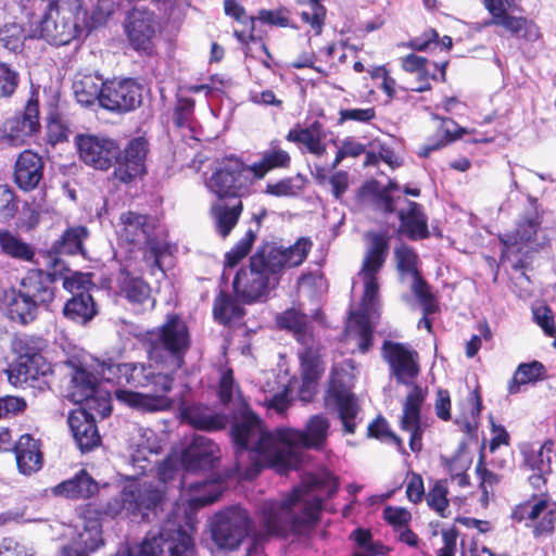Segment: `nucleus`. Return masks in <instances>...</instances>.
Wrapping results in <instances>:
<instances>
[{"mask_svg":"<svg viewBox=\"0 0 556 556\" xmlns=\"http://www.w3.org/2000/svg\"><path fill=\"white\" fill-rule=\"evenodd\" d=\"M544 374L545 367L538 361L520 364L508 383V392L510 394L518 393L520 386L542 380Z\"/></svg>","mask_w":556,"mask_h":556,"instance_id":"47","label":"nucleus"},{"mask_svg":"<svg viewBox=\"0 0 556 556\" xmlns=\"http://www.w3.org/2000/svg\"><path fill=\"white\" fill-rule=\"evenodd\" d=\"M243 205L239 200L232 206L216 202L211 206V215L215 224L216 231L222 237H227L237 225L242 213Z\"/></svg>","mask_w":556,"mask_h":556,"instance_id":"45","label":"nucleus"},{"mask_svg":"<svg viewBox=\"0 0 556 556\" xmlns=\"http://www.w3.org/2000/svg\"><path fill=\"white\" fill-rule=\"evenodd\" d=\"M141 86L131 78L104 81L101 106L111 112H129L141 104Z\"/></svg>","mask_w":556,"mask_h":556,"instance_id":"17","label":"nucleus"},{"mask_svg":"<svg viewBox=\"0 0 556 556\" xmlns=\"http://www.w3.org/2000/svg\"><path fill=\"white\" fill-rule=\"evenodd\" d=\"M383 357L400 383L410 387L403 404L401 429L410 433L409 447L413 452L421 450L422 429L420 409L427 390L414 383L419 375L418 353L402 343L386 341L382 348Z\"/></svg>","mask_w":556,"mask_h":556,"instance_id":"5","label":"nucleus"},{"mask_svg":"<svg viewBox=\"0 0 556 556\" xmlns=\"http://www.w3.org/2000/svg\"><path fill=\"white\" fill-rule=\"evenodd\" d=\"M37 306L22 290H4L0 295V309L12 320L27 324L35 319Z\"/></svg>","mask_w":556,"mask_h":556,"instance_id":"28","label":"nucleus"},{"mask_svg":"<svg viewBox=\"0 0 556 556\" xmlns=\"http://www.w3.org/2000/svg\"><path fill=\"white\" fill-rule=\"evenodd\" d=\"M64 366L66 368V376L68 377L66 397L71 402L80 405L96 392L98 388L97 379L75 361L65 362Z\"/></svg>","mask_w":556,"mask_h":556,"instance_id":"24","label":"nucleus"},{"mask_svg":"<svg viewBox=\"0 0 556 556\" xmlns=\"http://www.w3.org/2000/svg\"><path fill=\"white\" fill-rule=\"evenodd\" d=\"M128 556H193V542L180 523L168 519L157 534L149 533L136 552L129 551Z\"/></svg>","mask_w":556,"mask_h":556,"instance_id":"12","label":"nucleus"},{"mask_svg":"<svg viewBox=\"0 0 556 556\" xmlns=\"http://www.w3.org/2000/svg\"><path fill=\"white\" fill-rule=\"evenodd\" d=\"M366 241L365 254L358 276L364 283L362 313L354 315L355 331L358 336V349L365 353L371 345L372 327L369 318L376 312L379 300V283L377 276L383 267L390 245L387 231H368L364 235Z\"/></svg>","mask_w":556,"mask_h":556,"instance_id":"6","label":"nucleus"},{"mask_svg":"<svg viewBox=\"0 0 556 556\" xmlns=\"http://www.w3.org/2000/svg\"><path fill=\"white\" fill-rule=\"evenodd\" d=\"M340 123H344L346 121H355L361 123H367L375 118L376 112L374 108L366 109H344L339 112Z\"/></svg>","mask_w":556,"mask_h":556,"instance_id":"62","label":"nucleus"},{"mask_svg":"<svg viewBox=\"0 0 556 556\" xmlns=\"http://www.w3.org/2000/svg\"><path fill=\"white\" fill-rule=\"evenodd\" d=\"M0 247L4 254L20 261L29 262L35 255L28 243L9 231L0 232Z\"/></svg>","mask_w":556,"mask_h":556,"instance_id":"50","label":"nucleus"},{"mask_svg":"<svg viewBox=\"0 0 556 556\" xmlns=\"http://www.w3.org/2000/svg\"><path fill=\"white\" fill-rule=\"evenodd\" d=\"M81 405H84L83 412H86L89 418L93 419L96 416L105 418L112 412L109 394L99 387L96 389V392L86 400V402H83Z\"/></svg>","mask_w":556,"mask_h":556,"instance_id":"53","label":"nucleus"},{"mask_svg":"<svg viewBox=\"0 0 556 556\" xmlns=\"http://www.w3.org/2000/svg\"><path fill=\"white\" fill-rule=\"evenodd\" d=\"M394 257L401 279H410L412 292L417 298L422 309H425V313H434L437 311V302L429 286L418 270V255L416 252L405 244H400L394 249Z\"/></svg>","mask_w":556,"mask_h":556,"instance_id":"15","label":"nucleus"},{"mask_svg":"<svg viewBox=\"0 0 556 556\" xmlns=\"http://www.w3.org/2000/svg\"><path fill=\"white\" fill-rule=\"evenodd\" d=\"M17 379L24 382L47 378L53 374L52 365L41 355L16 364Z\"/></svg>","mask_w":556,"mask_h":556,"instance_id":"48","label":"nucleus"},{"mask_svg":"<svg viewBox=\"0 0 556 556\" xmlns=\"http://www.w3.org/2000/svg\"><path fill=\"white\" fill-rule=\"evenodd\" d=\"M98 492V483L86 470L52 488V493L66 498H88Z\"/></svg>","mask_w":556,"mask_h":556,"instance_id":"37","label":"nucleus"},{"mask_svg":"<svg viewBox=\"0 0 556 556\" xmlns=\"http://www.w3.org/2000/svg\"><path fill=\"white\" fill-rule=\"evenodd\" d=\"M535 323L543 329L547 337L556 336V326L552 309L546 305H541L533 309Z\"/></svg>","mask_w":556,"mask_h":556,"instance_id":"60","label":"nucleus"},{"mask_svg":"<svg viewBox=\"0 0 556 556\" xmlns=\"http://www.w3.org/2000/svg\"><path fill=\"white\" fill-rule=\"evenodd\" d=\"M63 313L68 319L85 325L98 314V311L93 298L88 292H80L65 302Z\"/></svg>","mask_w":556,"mask_h":556,"instance_id":"41","label":"nucleus"},{"mask_svg":"<svg viewBox=\"0 0 556 556\" xmlns=\"http://www.w3.org/2000/svg\"><path fill=\"white\" fill-rule=\"evenodd\" d=\"M147 344L151 359H162L165 354L173 357L176 366L180 367L190 346L188 328L178 316H168L161 327L147 333Z\"/></svg>","mask_w":556,"mask_h":556,"instance_id":"10","label":"nucleus"},{"mask_svg":"<svg viewBox=\"0 0 556 556\" xmlns=\"http://www.w3.org/2000/svg\"><path fill=\"white\" fill-rule=\"evenodd\" d=\"M75 141L80 160L94 169L106 170L118 161L121 150L112 139L93 135H78Z\"/></svg>","mask_w":556,"mask_h":556,"instance_id":"16","label":"nucleus"},{"mask_svg":"<svg viewBox=\"0 0 556 556\" xmlns=\"http://www.w3.org/2000/svg\"><path fill=\"white\" fill-rule=\"evenodd\" d=\"M399 218L401 220L400 232L409 239L419 240L429 236L427 217L416 202H408L407 212L401 211Z\"/></svg>","mask_w":556,"mask_h":556,"instance_id":"38","label":"nucleus"},{"mask_svg":"<svg viewBox=\"0 0 556 556\" xmlns=\"http://www.w3.org/2000/svg\"><path fill=\"white\" fill-rule=\"evenodd\" d=\"M214 317L222 324L240 319L244 315L242 308L230 295L220 292L214 301Z\"/></svg>","mask_w":556,"mask_h":556,"instance_id":"51","label":"nucleus"},{"mask_svg":"<svg viewBox=\"0 0 556 556\" xmlns=\"http://www.w3.org/2000/svg\"><path fill=\"white\" fill-rule=\"evenodd\" d=\"M182 418L193 428L201 430H218L227 425V418L223 415L213 413L207 407L189 406L184 408Z\"/></svg>","mask_w":556,"mask_h":556,"instance_id":"42","label":"nucleus"},{"mask_svg":"<svg viewBox=\"0 0 556 556\" xmlns=\"http://www.w3.org/2000/svg\"><path fill=\"white\" fill-rule=\"evenodd\" d=\"M128 448L135 466L146 469L144 463H149L152 455L159 453L161 446L155 432L137 424H131L128 430Z\"/></svg>","mask_w":556,"mask_h":556,"instance_id":"22","label":"nucleus"},{"mask_svg":"<svg viewBox=\"0 0 556 556\" xmlns=\"http://www.w3.org/2000/svg\"><path fill=\"white\" fill-rule=\"evenodd\" d=\"M256 235L253 230H248L243 238L226 254V264L229 267L236 266L250 252Z\"/></svg>","mask_w":556,"mask_h":556,"instance_id":"54","label":"nucleus"},{"mask_svg":"<svg viewBox=\"0 0 556 556\" xmlns=\"http://www.w3.org/2000/svg\"><path fill=\"white\" fill-rule=\"evenodd\" d=\"M179 486L181 488L182 496L193 509L216 502L222 494V486L216 481L204 480L187 485L186 478L181 477Z\"/></svg>","mask_w":556,"mask_h":556,"instance_id":"33","label":"nucleus"},{"mask_svg":"<svg viewBox=\"0 0 556 556\" xmlns=\"http://www.w3.org/2000/svg\"><path fill=\"white\" fill-rule=\"evenodd\" d=\"M312 248L308 238L301 237L289 248L265 243L258 247L250 258V264L242 267L233 279V290L237 298L245 304H251L274 288L280 273L287 267L300 266Z\"/></svg>","mask_w":556,"mask_h":556,"instance_id":"3","label":"nucleus"},{"mask_svg":"<svg viewBox=\"0 0 556 556\" xmlns=\"http://www.w3.org/2000/svg\"><path fill=\"white\" fill-rule=\"evenodd\" d=\"M383 517L394 527H404L409 522L412 515L405 508L388 506L383 510Z\"/></svg>","mask_w":556,"mask_h":556,"instance_id":"64","label":"nucleus"},{"mask_svg":"<svg viewBox=\"0 0 556 556\" xmlns=\"http://www.w3.org/2000/svg\"><path fill=\"white\" fill-rule=\"evenodd\" d=\"M528 200L530 207L519 217L515 230L500 237L507 250L519 243L532 242L541 227L542 216L538 211L536 199L529 197Z\"/></svg>","mask_w":556,"mask_h":556,"instance_id":"26","label":"nucleus"},{"mask_svg":"<svg viewBox=\"0 0 556 556\" xmlns=\"http://www.w3.org/2000/svg\"><path fill=\"white\" fill-rule=\"evenodd\" d=\"M368 435L380 440H392L397 447H403L402 440L389 430L388 424L384 419L378 418L368 426Z\"/></svg>","mask_w":556,"mask_h":556,"instance_id":"61","label":"nucleus"},{"mask_svg":"<svg viewBox=\"0 0 556 556\" xmlns=\"http://www.w3.org/2000/svg\"><path fill=\"white\" fill-rule=\"evenodd\" d=\"M40 129L38 100L30 98L22 115L8 118L2 126L3 136L11 146H22L25 140Z\"/></svg>","mask_w":556,"mask_h":556,"instance_id":"19","label":"nucleus"},{"mask_svg":"<svg viewBox=\"0 0 556 556\" xmlns=\"http://www.w3.org/2000/svg\"><path fill=\"white\" fill-rule=\"evenodd\" d=\"M76 528L77 536L72 545L62 548L61 556H88V552H93L102 545V530L99 519L84 518Z\"/></svg>","mask_w":556,"mask_h":556,"instance_id":"23","label":"nucleus"},{"mask_svg":"<svg viewBox=\"0 0 556 556\" xmlns=\"http://www.w3.org/2000/svg\"><path fill=\"white\" fill-rule=\"evenodd\" d=\"M73 437L81 452H89L100 443V435L93 418L86 412H77L68 417Z\"/></svg>","mask_w":556,"mask_h":556,"instance_id":"34","label":"nucleus"},{"mask_svg":"<svg viewBox=\"0 0 556 556\" xmlns=\"http://www.w3.org/2000/svg\"><path fill=\"white\" fill-rule=\"evenodd\" d=\"M18 472L30 476L39 471L43 464L40 443L29 434H23L13 446Z\"/></svg>","mask_w":556,"mask_h":556,"instance_id":"31","label":"nucleus"},{"mask_svg":"<svg viewBox=\"0 0 556 556\" xmlns=\"http://www.w3.org/2000/svg\"><path fill=\"white\" fill-rule=\"evenodd\" d=\"M338 490L337 478L323 469L306 473L300 486L280 501H266L262 505L263 522L269 534L288 531L302 532L318 520L325 498Z\"/></svg>","mask_w":556,"mask_h":556,"instance_id":"2","label":"nucleus"},{"mask_svg":"<svg viewBox=\"0 0 556 556\" xmlns=\"http://www.w3.org/2000/svg\"><path fill=\"white\" fill-rule=\"evenodd\" d=\"M48 266L52 268V278L54 282L62 281L63 288L73 295L86 292L91 285L88 274L72 271L63 260L56 255L48 256Z\"/></svg>","mask_w":556,"mask_h":556,"instance_id":"35","label":"nucleus"},{"mask_svg":"<svg viewBox=\"0 0 556 556\" xmlns=\"http://www.w3.org/2000/svg\"><path fill=\"white\" fill-rule=\"evenodd\" d=\"M446 495L447 489L440 481L435 482L427 495L428 505L443 518L447 516L445 514L448 507V500Z\"/></svg>","mask_w":556,"mask_h":556,"instance_id":"57","label":"nucleus"},{"mask_svg":"<svg viewBox=\"0 0 556 556\" xmlns=\"http://www.w3.org/2000/svg\"><path fill=\"white\" fill-rule=\"evenodd\" d=\"M329 428V419L317 414L307 419L303 430L281 428L268 432L257 416L245 415L243 422L237 426L236 439L250 446V455L255 459L257 468L254 473L247 471L244 477L251 479L262 466H274L278 470L295 466V448H321L327 441Z\"/></svg>","mask_w":556,"mask_h":556,"instance_id":"1","label":"nucleus"},{"mask_svg":"<svg viewBox=\"0 0 556 556\" xmlns=\"http://www.w3.org/2000/svg\"><path fill=\"white\" fill-rule=\"evenodd\" d=\"M290 160V155L287 151L278 147H271L270 149L264 151L262 159L258 162L252 164L249 169L257 179H261L274 168L288 167Z\"/></svg>","mask_w":556,"mask_h":556,"instance_id":"46","label":"nucleus"},{"mask_svg":"<svg viewBox=\"0 0 556 556\" xmlns=\"http://www.w3.org/2000/svg\"><path fill=\"white\" fill-rule=\"evenodd\" d=\"M325 405L327 408H336L345 433L355 432L359 406L356 396L349 389L333 380L326 392Z\"/></svg>","mask_w":556,"mask_h":556,"instance_id":"20","label":"nucleus"},{"mask_svg":"<svg viewBox=\"0 0 556 556\" xmlns=\"http://www.w3.org/2000/svg\"><path fill=\"white\" fill-rule=\"evenodd\" d=\"M244 164L236 157H225L214 163L205 187L219 199L241 198L248 192Z\"/></svg>","mask_w":556,"mask_h":556,"instance_id":"13","label":"nucleus"},{"mask_svg":"<svg viewBox=\"0 0 556 556\" xmlns=\"http://www.w3.org/2000/svg\"><path fill=\"white\" fill-rule=\"evenodd\" d=\"M116 231L119 238L135 245H146L144 262L153 275L157 269L162 274L161 257L166 251L165 245L155 238L154 220L136 212H125L119 216Z\"/></svg>","mask_w":556,"mask_h":556,"instance_id":"9","label":"nucleus"},{"mask_svg":"<svg viewBox=\"0 0 556 556\" xmlns=\"http://www.w3.org/2000/svg\"><path fill=\"white\" fill-rule=\"evenodd\" d=\"M147 141L139 137L129 141L124 150L123 159L118 162V167L114 174L123 182L140 175L144 169V159L147 155Z\"/></svg>","mask_w":556,"mask_h":556,"instance_id":"29","label":"nucleus"},{"mask_svg":"<svg viewBox=\"0 0 556 556\" xmlns=\"http://www.w3.org/2000/svg\"><path fill=\"white\" fill-rule=\"evenodd\" d=\"M165 494L164 486L152 482L134 481L124 486L118 497L106 504L105 513L111 517L125 514L126 516H147L161 505Z\"/></svg>","mask_w":556,"mask_h":556,"instance_id":"11","label":"nucleus"},{"mask_svg":"<svg viewBox=\"0 0 556 556\" xmlns=\"http://www.w3.org/2000/svg\"><path fill=\"white\" fill-rule=\"evenodd\" d=\"M98 371L106 381L149 390L146 393L126 389L115 391L116 399L132 408L154 413L169 409L173 405V401L167 396L172 390L173 378L167 374L155 371L151 364H116L112 359H106L99 363Z\"/></svg>","mask_w":556,"mask_h":556,"instance_id":"4","label":"nucleus"},{"mask_svg":"<svg viewBox=\"0 0 556 556\" xmlns=\"http://www.w3.org/2000/svg\"><path fill=\"white\" fill-rule=\"evenodd\" d=\"M47 342L40 337L23 334L16 337L12 342V350L17 355V363H25L27 359L41 355Z\"/></svg>","mask_w":556,"mask_h":556,"instance_id":"49","label":"nucleus"},{"mask_svg":"<svg viewBox=\"0 0 556 556\" xmlns=\"http://www.w3.org/2000/svg\"><path fill=\"white\" fill-rule=\"evenodd\" d=\"M103 85L104 81L97 75H77L73 81V92L77 102L84 106H89L96 101L101 105Z\"/></svg>","mask_w":556,"mask_h":556,"instance_id":"40","label":"nucleus"},{"mask_svg":"<svg viewBox=\"0 0 556 556\" xmlns=\"http://www.w3.org/2000/svg\"><path fill=\"white\" fill-rule=\"evenodd\" d=\"M181 469H184L181 464V455H169L159 466L157 475L160 482L166 484L170 481H174L180 475Z\"/></svg>","mask_w":556,"mask_h":556,"instance_id":"56","label":"nucleus"},{"mask_svg":"<svg viewBox=\"0 0 556 556\" xmlns=\"http://www.w3.org/2000/svg\"><path fill=\"white\" fill-rule=\"evenodd\" d=\"M49 271L41 269L29 270L21 281V290L25 296L34 300L36 305L48 304L54 298V290L52 283V268Z\"/></svg>","mask_w":556,"mask_h":556,"instance_id":"30","label":"nucleus"},{"mask_svg":"<svg viewBox=\"0 0 556 556\" xmlns=\"http://www.w3.org/2000/svg\"><path fill=\"white\" fill-rule=\"evenodd\" d=\"M326 9L321 4H309L308 11H302L301 18L304 23L311 25L312 29L315 30L316 35H319L323 30L325 23Z\"/></svg>","mask_w":556,"mask_h":556,"instance_id":"59","label":"nucleus"},{"mask_svg":"<svg viewBox=\"0 0 556 556\" xmlns=\"http://www.w3.org/2000/svg\"><path fill=\"white\" fill-rule=\"evenodd\" d=\"M250 529L247 510L229 507L215 514L211 520V533L215 544L222 549H236Z\"/></svg>","mask_w":556,"mask_h":556,"instance_id":"14","label":"nucleus"},{"mask_svg":"<svg viewBox=\"0 0 556 556\" xmlns=\"http://www.w3.org/2000/svg\"><path fill=\"white\" fill-rule=\"evenodd\" d=\"M29 37L17 23H9L0 27V45L14 53L22 50L24 40Z\"/></svg>","mask_w":556,"mask_h":556,"instance_id":"52","label":"nucleus"},{"mask_svg":"<svg viewBox=\"0 0 556 556\" xmlns=\"http://www.w3.org/2000/svg\"><path fill=\"white\" fill-rule=\"evenodd\" d=\"M18 81V73L9 64L0 62V97H11L16 90Z\"/></svg>","mask_w":556,"mask_h":556,"instance_id":"55","label":"nucleus"},{"mask_svg":"<svg viewBox=\"0 0 556 556\" xmlns=\"http://www.w3.org/2000/svg\"><path fill=\"white\" fill-rule=\"evenodd\" d=\"M157 27L154 13L143 9H134L127 17L125 29L129 41L136 49L147 50Z\"/></svg>","mask_w":556,"mask_h":556,"instance_id":"25","label":"nucleus"},{"mask_svg":"<svg viewBox=\"0 0 556 556\" xmlns=\"http://www.w3.org/2000/svg\"><path fill=\"white\" fill-rule=\"evenodd\" d=\"M181 464L188 472L214 469L222 459L219 446L205 435H194L181 452Z\"/></svg>","mask_w":556,"mask_h":556,"instance_id":"18","label":"nucleus"},{"mask_svg":"<svg viewBox=\"0 0 556 556\" xmlns=\"http://www.w3.org/2000/svg\"><path fill=\"white\" fill-rule=\"evenodd\" d=\"M323 126L319 122H314L306 128L291 129L287 135V140L295 143H302L307 151L317 156L326 152V146L321 142Z\"/></svg>","mask_w":556,"mask_h":556,"instance_id":"43","label":"nucleus"},{"mask_svg":"<svg viewBox=\"0 0 556 556\" xmlns=\"http://www.w3.org/2000/svg\"><path fill=\"white\" fill-rule=\"evenodd\" d=\"M43 169L42 157L30 150H25L15 162L14 181L24 191L34 190L43 178Z\"/></svg>","mask_w":556,"mask_h":556,"instance_id":"27","label":"nucleus"},{"mask_svg":"<svg viewBox=\"0 0 556 556\" xmlns=\"http://www.w3.org/2000/svg\"><path fill=\"white\" fill-rule=\"evenodd\" d=\"M484 26H502L513 35H517L522 31V37L529 42H534L541 38L540 28L534 22L529 21L523 16H514L510 14H503L497 18H491L485 21Z\"/></svg>","mask_w":556,"mask_h":556,"instance_id":"39","label":"nucleus"},{"mask_svg":"<svg viewBox=\"0 0 556 556\" xmlns=\"http://www.w3.org/2000/svg\"><path fill=\"white\" fill-rule=\"evenodd\" d=\"M280 328L291 331L301 344L298 352L301 364V396L306 400L313 392L317 380L324 372L321 344L315 338L309 317L295 308H289L277 317Z\"/></svg>","mask_w":556,"mask_h":556,"instance_id":"7","label":"nucleus"},{"mask_svg":"<svg viewBox=\"0 0 556 556\" xmlns=\"http://www.w3.org/2000/svg\"><path fill=\"white\" fill-rule=\"evenodd\" d=\"M17 211V202L14 191L7 185H0V220L14 217Z\"/></svg>","mask_w":556,"mask_h":556,"instance_id":"58","label":"nucleus"},{"mask_svg":"<svg viewBox=\"0 0 556 556\" xmlns=\"http://www.w3.org/2000/svg\"><path fill=\"white\" fill-rule=\"evenodd\" d=\"M89 237V230L85 226L67 228L61 238L56 240L52 250L54 254L85 255L84 242Z\"/></svg>","mask_w":556,"mask_h":556,"instance_id":"44","label":"nucleus"},{"mask_svg":"<svg viewBox=\"0 0 556 556\" xmlns=\"http://www.w3.org/2000/svg\"><path fill=\"white\" fill-rule=\"evenodd\" d=\"M258 20L263 23L280 26V27H287L289 25L288 23V11L286 9H279L276 11L270 10H261L258 12L257 17H255V21Z\"/></svg>","mask_w":556,"mask_h":556,"instance_id":"63","label":"nucleus"},{"mask_svg":"<svg viewBox=\"0 0 556 556\" xmlns=\"http://www.w3.org/2000/svg\"><path fill=\"white\" fill-rule=\"evenodd\" d=\"M219 397L224 404L233 403V406L237 408V413L233 415V424L231 427V435L232 440L237 446V454L249 452L250 446L244 444L243 442H239L236 439V430L237 426L243 422L245 415L256 416L247 405L245 401L241 396L240 392L236 389V384L233 381L232 370H226L219 381Z\"/></svg>","mask_w":556,"mask_h":556,"instance_id":"21","label":"nucleus"},{"mask_svg":"<svg viewBox=\"0 0 556 556\" xmlns=\"http://www.w3.org/2000/svg\"><path fill=\"white\" fill-rule=\"evenodd\" d=\"M527 519L534 522L533 533L535 536L553 533L556 523V503L541 498L523 507Z\"/></svg>","mask_w":556,"mask_h":556,"instance_id":"36","label":"nucleus"},{"mask_svg":"<svg viewBox=\"0 0 556 556\" xmlns=\"http://www.w3.org/2000/svg\"><path fill=\"white\" fill-rule=\"evenodd\" d=\"M84 17L80 0H55L29 38H42L54 46L68 45L80 33Z\"/></svg>","mask_w":556,"mask_h":556,"instance_id":"8","label":"nucleus"},{"mask_svg":"<svg viewBox=\"0 0 556 556\" xmlns=\"http://www.w3.org/2000/svg\"><path fill=\"white\" fill-rule=\"evenodd\" d=\"M119 287L121 294L129 302L136 313L151 311L154 307L155 300L151 296V289L141 278L123 274Z\"/></svg>","mask_w":556,"mask_h":556,"instance_id":"32","label":"nucleus"}]
</instances>
